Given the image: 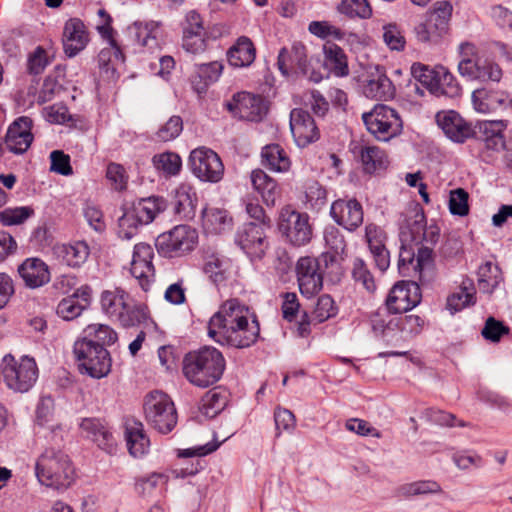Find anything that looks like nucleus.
Returning a JSON list of instances; mask_svg holds the SVG:
<instances>
[{"label":"nucleus","mask_w":512,"mask_h":512,"mask_svg":"<svg viewBox=\"0 0 512 512\" xmlns=\"http://www.w3.org/2000/svg\"><path fill=\"white\" fill-rule=\"evenodd\" d=\"M260 327L250 309L238 299L225 301L210 318L208 336L220 345L246 348L259 337Z\"/></svg>","instance_id":"obj_1"},{"label":"nucleus","mask_w":512,"mask_h":512,"mask_svg":"<svg viewBox=\"0 0 512 512\" xmlns=\"http://www.w3.org/2000/svg\"><path fill=\"white\" fill-rule=\"evenodd\" d=\"M224 370L225 359L222 353L211 346L189 352L183 360V373L187 380L202 388L215 384Z\"/></svg>","instance_id":"obj_2"},{"label":"nucleus","mask_w":512,"mask_h":512,"mask_svg":"<svg viewBox=\"0 0 512 512\" xmlns=\"http://www.w3.org/2000/svg\"><path fill=\"white\" fill-rule=\"evenodd\" d=\"M35 473L39 482L47 487L64 490L71 486L75 470L71 460L62 450L46 448L38 457Z\"/></svg>","instance_id":"obj_3"},{"label":"nucleus","mask_w":512,"mask_h":512,"mask_svg":"<svg viewBox=\"0 0 512 512\" xmlns=\"http://www.w3.org/2000/svg\"><path fill=\"white\" fill-rule=\"evenodd\" d=\"M399 239L401 242L398 269L401 274L409 270L413 264L415 250L412 244L419 245L420 233L426 225L423 209L418 205H412L401 214Z\"/></svg>","instance_id":"obj_4"},{"label":"nucleus","mask_w":512,"mask_h":512,"mask_svg":"<svg viewBox=\"0 0 512 512\" xmlns=\"http://www.w3.org/2000/svg\"><path fill=\"white\" fill-rule=\"evenodd\" d=\"M167 207L163 197L150 196L135 202L118 220V236L131 240L138 234L139 227L150 224Z\"/></svg>","instance_id":"obj_5"},{"label":"nucleus","mask_w":512,"mask_h":512,"mask_svg":"<svg viewBox=\"0 0 512 512\" xmlns=\"http://www.w3.org/2000/svg\"><path fill=\"white\" fill-rule=\"evenodd\" d=\"M38 367L34 358L21 356L16 359L6 354L2 359L1 373L4 384L16 393L28 392L38 379Z\"/></svg>","instance_id":"obj_6"},{"label":"nucleus","mask_w":512,"mask_h":512,"mask_svg":"<svg viewBox=\"0 0 512 512\" xmlns=\"http://www.w3.org/2000/svg\"><path fill=\"white\" fill-rule=\"evenodd\" d=\"M460 61L458 71L461 76L468 80L481 82H499L502 77V70L498 64L480 57L474 44L469 42L461 43L459 46Z\"/></svg>","instance_id":"obj_7"},{"label":"nucleus","mask_w":512,"mask_h":512,"mask_svg":"<svg viewBox=\"0 0 512 512\" xmlns=\"http://www.w3.org/2000/svg\"><path fill=\"white\" fill-rule=\"evenodd\" d=\"M198 244V232L186 225H176L170 230L158 235L155 247L165 258H180L190 254Z\"/></svg>","instance_id":"obj_8"},{"label":"nucleus","mask_w":512,"mask_h":512,"mask_svg":"<svg viewBox=\"0 0 512 512\" xmlns=\"http://www.w3.org/2000/svg\"><path fill=\"white\" fill-rule=\"evenodd\" d=\"M144 415L147 423L159 433L171 432L177 424V412L171 398L161 392H150L144 400Z\"/></svg>","instance_id":"obj_9"},{"label":"nucleus","mask_w":512,"mask_h":512,"mask_svg":"<svg viewBox=\"0 0 512 512\" xmlns=\"http://www.w3.org/2000/svg\"><path fill=\"white\" fill-rule=\"evenodd\" d=\"M101 307L105 314L124 327L134 326L145 318L143 310L134 306L129 294L118 287L102 293Z\"/></svg>","instance_id":"obj_10"},{"label":"nucleus","mask_w":512,"mask_h":512,"mask_svg":"<svg viewBox=\"0 0 512 512\" xmlns=\"http://www.w3.org/2000/svg\"><path fill=\"white\" fill-rule=\"evenodd\" d=\"M73 352L82 374L92 378L101 379L107 376L111 370V357L106 348L94 343L77 340L74 343Z\"/></svg>","instance_id":"obj_11"},{"label":"nucleus","mask_w":512,"mask_h":512,"mask_svg":"<svg viewBox=\"0 0 512 512\" xmlns=\"http://www.w3.org/2000/svg\"><path fill=\"white\" fill-rule=\"evenodd\" d=\"M362 119L368 131L381 141H388L398 135L403 127L398 112L382 104L376 105L370 112L363 113Z\"/></svg>","instance_id":"obj_12"},{"label":"nucleus","mask_w":512,"mask_h":512,"mask_svg":"<svg viewBox=\"0 0 512 512\" xmlns=\"http://www.w3.org/2000/svg\"><path fill=\"white\" fill-rule=\"evenodd\" d=\"M278 227L286 241L295 247L306 245L312 238L309 216L292 209L290 206L281 209Z\"/></svg>","instance_id":"obj_13"},{"label":"nucleus","mask_w":512,"mask_h":512,"mask_svg":"<svg viewBox=\"0 0 512 512\" xmlns=\"http://www.w3.org/2000/svg\"><path fill=\"white\" fill-rule=\"evenodd\" d=\"M189 165L201 181L217 183L223 178L224 165L217 153L209 148L194 149L189 156Z\"/></svg>","instance_id":"obj_14"},{"label":"nucleus","mask_w":512,"mask_h":512,"mask_svg":"<svg viewBox=\"0 0 512 512\" xmlns=\"http://www.w3.org/2000/svg\"><path fill=\"white\" fill-rule=\"evenodd\" d=\"M277 64L283 75H288L290 70L296 68L299 73L314 83H319L323 78L320 72L311 69L306 47L300 42L294 43L291 50L282 48Z\"/></svg>","instance_id":"obj_15"},{"label":"nucleus","mask_w":512,"mask_h":512,"mask_svg":"<svg viewBox=\"0 0 512 512\" xmlns=\"http://www.w3.org/2000/svg\"><path fill=\"white\" fill-rule=\"evenodd\" d=\"M320 258L300 257L296 264V275L301 294L310 298L319 293L323 287V276L320 270Z\"/></svg>","instance_id":"obj_16"},{"label":"nucleus","mask_w":512,"mask_h":512,"mask_svg":"<svg viewBox=\"0 0 512 512\" xmlns=\"http://www.w3.org/2000/svg\"><path fill=\"white\" fill-rule=\"evenodd\" d=\"M421 298V289L417 282L401 281L390 290L386 306L391 313H404L416 307L421 302Z\"/></svg>","instance_id":"obj_17"},{"label":"nucleus","mask_w":512,"mask_h":512,"mask_svg":"<svg viewBox=\"0 0 512 512\" xmlns=\"http://www.w3.org/2000/svg\"><path fill=\"white\" fill-rule=\"evenodd\" d=\"M235 242L251 259L262 258L268 248L265 227L255 222L243 224L236 233Z\"/></svg>","instance_id":"obj_18"},{"label":"nucleus","mask_w":512,"mask_h":512,"mask_svg":"<svg viewBox=\"0 0 512 512\" xmlns=\"http://www.w3.org/2000/svg\"><path fill=\"white\" fill-rule=\"evenodd\" d=\"M153 255V248L149 244L143 242L135 244L130 273L144 291L149 290L155 278Z\"/></svg>","instance_id":"obj_19"},{"label":"nucleus","mask_w":512,"mask_h":512,"mask_svg":"<svg viewBox=\"0 0 512 512\" xmlns=\"http://www.w3.org/2000/svg\"><path fill=\"white\" fill-rule=\"evenodd\" d=\"M290 130L298 147H306L320 137L319 129L312 116L301 108L290 113Z\"/></svg>","instance_id":"obj_20"},{"label":"nucleus","mask_w":512,"mask_h":512,"mask_svg":"<svg viewBox=\"0 0 512 512\" xmlns=\"http://www.w3.org/2000/svg\"><path fill=\"white\" fill-rule=\"evenodd\" d=\"M334 221L348 231L356 230L363 223L362 205L356 199H338L330 208Z\"/></svg>","instance_id":"obj_21"},{"label":"nucleus","mask_w":512,"mask_h":512,"mask_svg":"<svg viewBox=\"0 0 512 512\" xmlns=\"http://www.w3.org/2000/svg\"><path fill=\"white\" fill-rule=\"evenodd\" d=\"M436 122L445 135L454 142L463 143L474 134L472 126L454 110L438 112Z\"/></svg>","instance_id":"obj_22"},{"label":"nucleus","mask_w":512,"mask_h":512,"mask_svg":"<svg viewBox=\"0 0 512 512\" xmlns=\"http://www.w3.org/2000/svg\"><path fill=\"white\" fill-rule=\"evenodd\" d=\"M32 120L27 116L17 118L8 128L5 142L9 151L23 154L28 150L32 141Z\"/></svg>","instance_id":"obj_23"},{"label":"nucleus","mask_w":512,"mask_h":512,"mask_svg":"<svg viewBox=\"0 0 512 512\" xmlns=\"http://www.w3.org/2000/svg\"><path fill=\"white\" fill-rule=\"evenodd\" d=\"M89 42V34L84 23L78 18L66 21L63 28L62 43L64 53L74 57L81 52Z\"/></svg>","instance_id":"obj_24"},{"label":"nucleus","mask_w":512,"mask_h":512,"mask_svg":"<svg viewBox=\"0 0 512 512\" xmlns=\"http://www.w3.org/2000/svg\"><path fill=\"white\" fill-rule=\"evenodd\" d=\"M18 274L26 287L36 289L50 281L48 265L40 258H27L18 267Z\"/></svg>","instance_id":"obj_25"},{"label":"nucleus","mask_w":512,"mask_h":512,"mask_svg":"<svg viewBox=\"0 0 512 512\" xmlns=\"http://www.w3.org/2000/svg\"><path fill=\"white\" fill-rule=\"evenodd\" d=\"M125 438L130 454L134 457L145 455L150 446L143 424L136 419H127L125 422Z\"/></svg>","instance_id":"obj_26"},{"label":"nucleus","mask_w":512,"mask_h":512,"mask_svg":"<svg viewBox=\"0 0 512 512\" xmlns=\"http://www.w3.org/2000/svg\"><path fill=\"white\" fill-rule=\"evenodd\" d=\"M363 93L367 98L388 100L393 98L395 88L386 74L377 68L366 80L363 86Z\"/></svg>","instance_id":"obj_27"},{"label":"nucleus","mask_w":512,"mask_h":512,"mask_svg":"<svg viewBox=\"0 0 512 512\" xmlns=\"http://www.w3.org/2000/svg\"><path fill=\"white\" fill-rule=\"evenodd\" d=\"M250 179L254 190L260 194L263 202L267 206H275L281 195L277 182L261 169L253 170Z\"/></svg>","instance_id":"obj_28"},{"label":"nucleus","mask_w":512,"mask_h":512,"mask_svg":"<svg viewBox=\"0 0 512 512\" xmlns=\"http://www.w3.org/2000/svg\"><path fill=\"white\" fill-rule=\"evenodd\" d=\"M196 192L189 184H180L174 193V213L182 220L194 218L196 212Z\"/></svg>","instance_id":"obj_29"},{"label":"nucleus","mask_w":512,"mask_h":512,"mask_svg":"<svg viewBox=\"0 0 512 512\" xmlns=\"http://www.w3.org/2000/svg\"><path fill=\"white\" fill-rule=\"evenodd\" d=\"M256 57V49L250 38L241 36L227 51V59L236 68L250 66Z\"/></svg>","instance_id":"obj_30"},{"label":"nucleus","mask_w":512,"mask_h":512,"mask_svg":"<svg viewBox=\"0 0 512 512\" xmlns=\"http://www.w3.org/2000/svg\"><path fill=\"white\" fill-rule=\"evenodd\" d=\"M240 97V119L258 122L267 114L268 107L261 96L248 92L238 93Z\"/></svg>","instance_id":"obj_31"},{"label":"nucleus","mask_w":512,"mask_h":512,"mask_svg":"<svg viewBox=\"0 0 512 512\" xmlns=\"http://www.w3.org/2000/svg\"><path fill=\"white\" fill-rule=\"evenodd\" d=\"M80 428L85 436L95 442L100 448L107 451L112 450L114 446L112 434L99 419H83Z\"/></svg>","instance_id":"obj_32"},{"label":"nucleus","mask_w":512,"mask_h":512,"mask_svg":"<svg viewBox=\"0 0 512 512\" xmlns=\"http://www.w3.org/2000/svg\"><path fill=\"white\" fill-rule=\"evenodd\" d=\"M324 64L337 77L349 74L348 59L344 50L335 43L327 42L323 46Z\"/></svg>","instance_id":"obj_33"},{"label":"nucleus","mask_w":512,"mask_h":512,"mask_svg":"<svg viewBox=\"0 0 512 512\" xmlns=\"http://www.w3.org/2000/svg\"><path fill=\"white\" fill-rule=\"evenodd\" d=\"M324 240L330 251L322 253L320 259L328 266L337 262L338 258H342L346 250V241L340 230L334 226L325 228Z\"/></svg>","instance_id":"obj_34"},{"label":"nucleus","mask_w":512,"mask_h":512,"mask_svg":"<svg viewBox=\"0 0 512 512\" xmlns=\"http://www.w3.org/2000/svg\"><path fill=\"white\" fill-rule=\"evenodd\" d=\"M223 70V65L218 61L206 64H196L195 74L192 76V85L197 93H203L207 87L216 82Z\"/></svg>","instance_id":"obj_35"},{"label":"nucleus","mask_w":512,"mask_h":512,"mask_svg":"<svg viewBox=\"0 0 512 512\" xmlns=\"http://www.w3.org/2000/svg\"><path fill=\"white\" fill-rule=\"evenodd\" d=\"M90 250L85 242L77 241L71 244H63L57 248V254L62 261L73 268L84 264L89 256Z\"/></svg>","instance_id":"obj_36"},{"label":"nucleus","mask_w":512,"mask_h":512,"mask_svg":"<svg viewBox=\"0 0 512 512\" xmlns=\"http://www.w3.org/2000/svg\"><path fill=\"white\" fill-rule=\"evenodd\" d=\"M414 261H416L414 270L418 272L419 280L422 283L430 282L434 277L435 268L433 249L428 245L421 244L415 253Z\"/></svg>","instance_id":"obj_37"},{"label":"nucleus","mask_w":512,"mask_h":512,"mask_svg":"<svg viewBox=\"0 0 512 512\" xmlns=\"http://www.w3.org/2000/svg\"><path fill=\"white\" fill-rule=\"evenodd\" d=\"M117 333L108 325L105 324H90L82 332V336L79 340H85V342H92L94 345H101L106 348L114 344L117 340Z\"/></svg>","instance_id":"obj_38"},{"label":"nucleus","mask_w":512,"mask_h":512,"mask_svg":"<svg viewBox=\"0 0 512 512\" xmlns=\"http://www.w3.org/2000/svg\"><path fill=\"white\" fill-rule=\"evenodd\" d=\"M262 164L275 172H285L290 168V160L286 152L278 145H267L261 152Z\"/></svg>","instance_id":"obj_39"},{"label":"nucleus","mask_w":512,"mask_h":512,"mask_svg":"<svg viewBox=\"0 0 512 512\" xmlns=\"http://www.w3.org/2000/svg\"><path fill=\"white\" fill-rule=\"evenodd\" d=\"M507 100L503 93L491 92L486 89H476L472 94V101L477 111L481 113H489L500 106Z\"/></svg>","instance_id":"obj_40"},{"label":"nucleus","mask_w":512,"mask_h":512,"mask_svg":"<svg viewBox=\"0 0 512 512\" xmlns=\"http://www.w3.org/2000/svg\"><path fill=\"white\" fill-rule=\"evenodd\" d=\"M359 154L363 168L367 173H374L387 167V157L379 147L361 146Z\"/></svg>","instance_id":"obj_41"},{"label":"nucleus","mask_w":512,"mask_h":512,"mask_svg":"<svg viewBox=\"0 0 512 512\" xmlns=\"http://www.w3.org/2000/svg\"><path fill=\"white\" fill-rule=\"evenodd\" d=\"M231 221L226 210L207 208L203 211V226L210 233H222L231 226Z\"/></svg>","instance_id":"obj_42"},{"label":"nucleus","mask_w":512,"mask_h":512,"mask_svg":"<svg viewBox=\"0 0 512 512\" xmlns=\"http://www.w3.org/2000/svg\"><path fill=\"white\" fill-rule=\"evenodd\" d=\"M502 129V121H484L480 123V130L486 135L484 138V146L486 149L497 152L504 149L505 141L501 134Z\"/></svg>","instance_id":"obj_43"},{"label":"nucleus","mask_w":512,"mask_h":512,"mask_svg":"<svg viewBox=\"0 0 512 512\" xmlns=\"http://www.w3.org/2000/svg\"><path fill=\"white\" fill-rule=\"evenodd\" d=\"M106 38L109 40V47L103 48L98 54V64L101 69L108 72L110 69L114 71L117 63L122 64L124 62V54L112 35Z\"/></svg>","instance_id":"obj_44"},{"label":"nucleus","mask_w":512,"mask_h":512,"mask_svg":"<svg viewBox=\"0 0 512 512\" xmlns=\"http://www.w3.org/2000/svg\"><path fill=\"white\" fill-rule=\"evenodd\" d=\"M412 74L414 78L431 94L439 96L438 67L435 70L429 69L420 63L412 65Z\"/></svg>","instance_id":"obj_45"},{"label":"nucleus","mask_w":512,"mask_h":512,"mask_svg":"<svg viewBox=\"0 0 512 512\" xmlns=\"http://www.w3.org/2000/svg\"><path fill=\"white\" fill-rule=\"evenodd\" d=\"M132 29L134 30L137 42L149 49L158 47V25L154 22L149 23H134Z\"/></svg>","instance_id":"obj_46"},{"label":"nucleus","mask_w":512,"mask_h":512,"mask_svg":"<svg viewBox=\"0 0 512 512\" xmlns=\"http://www.w3.org/2000/svg\"><path fill=\"white\" fill-rule=\"evenodd\" d=\"M441 491L440 485L435 481H417L406 483L396 489V494L403 497L425 495L438 493Z\"/></svg>","instance_id":"obj_47"},{"label":"nucleus","mask_w":512,"mask_h":512,"mask_svg":"<svg viewBox=\"0 0 512 512\" xmlns=\"http://www.w3.org/2000/svg\"><path fill=\"white\" fill-rule=\"evenodd\" d=\"M337 10L349 18L368 19L372 15V9L367 0H341Z\"/></svg>","instance_id":"obj_48"},{"label":"nucleus","mask_w":512,"mask_h":512,"mask_svg":"<svg viewBox=\"0 0 512 512\" xmlns=\"http://www.w3.org/2000/svg\"><path fill=\"white\" fill-rule=\"evenodd\" d=\"M226 396L216 389L205 393L201 399V411L208 417H214L226 406Z\"/></svg>","instance_id":"obj_49"},{"label":"nucleus","mask_w":512,"mask_h":512,"mask_svg":"<svg viewBox=\"0 0 512 512\" xmlns=\"http://www.w3.org/2000/svg\"><path fill=\"white\" fill-rule=\"evenodd\" d=\"M152 162L158 171H162L168 176L177 175L182 166L180 156L173 152H165L155 155L152 158Z\"/></svg>","instance_id":"obj_50"},{"label":"nucleus","mask_w":512,"mask_h":512,"mask_svg":"<svg viewBox=\"0 0 512 512\" xmlns=\"http://www.w3.org/2000/svg\"><path fill=\"white\" fill-rule=\"evenodd\" d=\"M34 215V209L30 206L5 208L0 211V222L4 226L23 224Z\"/></svg>","instance_id":"obj_51"},{"label":"nucleus","mask_w":512,"mask_h":512,"mask_svg":"<svg viewBox=\"0 0 512 512\" xmlns=\"http://www.w3.org/2000/svg\"><path fill=\"white\" fill-rule=\"evenodd\" d=\"M414 32L417 40L423 43H438L447 33L446 31L438 30V24L430 17H428L426 22L416 25Z\"/></svg>","instance_id":"obj_52"},{"label":"nucleus","mask_w":512,"mask_h":512,"mask_svg":"<svg viewBox=\"0 0 512 512\" xmlns=\"http://www.w3.org/2000/svg\"><path fill=\"white\" fill-rule=\"evenodd\" d=\"M83 310L84 305L78 300V293H73L58 303L56 312L64 320H73L80 316Z\"/></svg>","instance_id":"obj_53"},{"label":"nucleus","mask_w":512,"mask_h":512,"mask_svg":"<svg viewBox=\"0 0 512 512\" xmlns=\"http://www.w3.org/2000/svg\"><path fill=\"white\" fill-rule=\"evenodd\" d=\"M351 273L354 281L361 284L367 292L373 293L376 290L374 277L362 259L354 260Z\"/></svg>","instance_id":"obj_54"},{"label":"nucleus","mask_w":512,"mask_h":512,"mask_svg":"<svg viewBox=\"0 0 512 512\" xmlns=\"http://www.w3.org/2000/svg\"><path fill=\"white\" fill-rule=\"evenodd\" d=\"M383 41L390 50L403 51L406 46V39L400 27L395 23L383 26Z\"/></svg>","instance_id":"obj_55"},{"label":"nucleus","mask_w":512,"mask_h":512,"mask_svg":"<svg viewBox=\"0 0 512 512\" xmlns=\"http://www.w3.org/2000/svg\"><path fill=\"white\" fill-rule=\"evenodd\" d=\"M208 45L207 33L189 32L182 36L183 49L191 54L197 55L206 51Z\"/></svg>","instance_id":"obj_56"},{"label":"nucleus","mask_w":512,"mask_h":512,"mask_svg":"<svg viewBox=\"0 0 512 512\" xmlns=\"http://www.w3.org/2000/svg\"><path fill=\"white\" fill-rule=\"evenodd\" d=\"M308 31L321 39L333 38L335 40H342L345 37V32L327 21L310 22Z\"/></svg>","instance_id":"obj_57"},{"label":"nucleus","mask_w":512,"mask_h":512,"mask_svg":"<svg viewBox=\"0 0 512 512\" xmlns=\"http://www.w3.org/2000/svg\"><path fill=\"white\" fill-rule=\"evenodd\" d=\"M439 95L455 97L460 94V87L455 77L443 66L438 67Z\"/></svg>","instance_id":"obj_58"},{"label":"nucleus","mask_w":512,"mask_h":512,"mask_svg":"<svg viewBox=\"0 0 512 512\" xmlns=\"http://www.w3.org/2000/svg\"><path fill=\"white\" fill-rule=\"evenodd\" d=\"M424 324V319L414 314L396 318L395 322V326H397L408 337H415L419 335L423 330Z\"/></svg>","instance_id":"obj_59"},{"label":"nucleus","mask_w":512,"mask_h":512,"mask_svg":"<svg viewBox=\"0 0 512 512\" xmlns=\"http://www.w3.org/2000/svg\"><path fill=\"white\" fill-rule=\"evenodd\" d=\"M474 302V293L468 291L467 288H461L447 298L446 307L451 314H455Z\"/></svg>","instance_id":"obj_60"},{"label":"nucleus","mask_w":512,"mask_h":512,"mask_svg":"<svg viewBox=\"0 0 512 512\" xmlns=\"http://www.w3.org/2000/svg\"><path fill=\"white\" fill-rule=\"evenodd\" d=\"M452 14V5L447 1H438L429 17L438 24V30L448 32Z\"/></svg>","instance_id":"obj_61"},{"label":"nucleus","mask_w":512,"mask_h":512,"mask_svg":"<svg viewBox=\"0 0 512 512\" xmlns=\"http://www.w3.org/2000/svg\"><path fill=\"white\" fill-rule=\"evenodd\" d=\"M50 171L63 175L70 176L73 174V169L70 163V156L65 154L62 150H53L50 153Z\"/></svg>","instance_id":"obj_62"},{"label":"nucleus","mask_w":512,"mask_h":512,"mask_svg":"<svg viewBox=\"0 0 512 512\" xmlns=\"http://www.w3.org/2000/svg\"><path fill=\"white\" fill-rule=\"evenodd\" d=\"M449 210L453 215L465 216L468 214V193L464 189L458 188L450 192Z\"/></svg>","instance_id":"obj_63"},{"label":"nucleus","mask_w":512,"mask_h":512,"mask_svg":"<svg viewBox=\"0 0 512 512\" xmlns=\"http://www.w3.org/2000/svg\"><path fill=\"white\" fill-rule=\"evenodd\" d=\"M337 308L331 296L325 294L318 298L313 315L318 322H324L335 316Z\"/></svg>","instance_id":"obj_64"}]
</instances>
